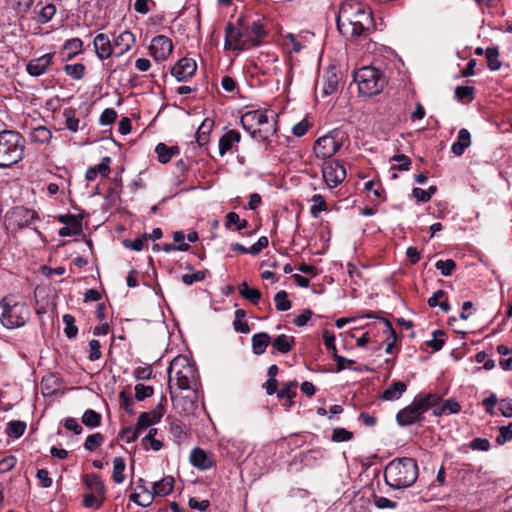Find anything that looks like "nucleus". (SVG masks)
Wrapping results in <instances>:
<instances>
[{
    "mask_svg": "<svg viewBox=\"0 0 512 512\" xmlns=\"http://www.w3.org/2000/svg\"><path fill=\"white\" fill-rule=\"evenodd\" d=\"M103 442L104 436L101 433H94L86 438L84 447L89 451H94L96 448L101 446Z\"/></svg>",
    "mask_w": 512,
    "mask_h": 512,
    "instance_id": "nucleus-47",
    "label": "nucleus"
},
{
    "mask_svg": "<svg viewBox=\"0 0 512 512\" xmlns=\"http://www.w3.org/2000/svg\"><path fill=\"white\" fill-rule=\"evenodd\" d=\"M158 430L156 428H150L148 434L142 439V445L145 449L150 445L154 451H159L163 447L162 441L155 438Z\"/></svg>",
    "mask_w": 512,
    "mask_h": 512,
    "instance_id": "nucleus-31",
    "label": "nucleus"
},
{
    "mask_svg": "<svg viewBox=\"0 0 512 512\" xmlns=\"http://www.w3.org/2000/svg\"><path fill=\"white\" fill-rule=\"evenodd\" d=\"M384 478L393 489L410 487L418 478L417 462L409 457L396 458L385 467Z\"/></svg>",
    "mask_w": 512,
    "mask_h": 512,
    "instance_id": "nucleus-3",
    "label": "nucleus"
},
{
    "mask_svg": "<svg viewBox=\"0 0 512 512\" xmlns=\"http://www.w3.org/2000/svg\"><path fill=\"white\" fill-rule=\"evenodd\" d=\"M407 385L402 381H393L382 393L381 399L395 401L406 391Z\"/></svg>",
    "mask_w": 512,
    "mask_h": 512,
    "instance_id": "nucleus-21",
    "label": "nucleus"
},
{
    "mask_svg": "<svg viewBox=\"0 0 512 512\" xmlns=\"http://www.w3.org/2000/svg\"><path fill=\"white\" fill-rule=\"evenodd\" d=\"M374 504L379 509H394L397 507V502L383 496H375Z\"/></svg>",
    "mask_w": 512,
    "mask_h": 512,
    "instance_id": "nucleus-60",
    "label": "nucleus"
},
{
    "mask_svg": "<svg viewBox=\"0 0 512 512\" xmlns=\"http://www.w3.org/2000/svg\"><path fill=\"white\" fill-rule=\"evenodd\" d=\"M149 50L156 61H164L172 53L173 44L168 37L158 35L152 39Z\"/></svg>",
    "mask_w": 512,
    "mask_h": 512,
    "instance_id": "nucleus-12",
    "label": "nucleus"
},
{
    "mask_svg": "<svg viewBox=\"0 0 512 512\" xmlns=\"http://www.w3.org/2000/svg\"><path fill=\"white\" fill-rule=\"evenodd\" d=\"M473 87L470 86H458L455 89V95L458 99L464 100H472L473 98Z\"/></svg>",
    "mask_w": 512,
    "mask_h": 512,
    "instance_id": "nucleus-61",
    "label": "nucleus"
},
{
    "mask_svg": "<svg viewBox=\"0 0 512 512\" xmlns=\"http://www.w3.org/2000/svg\"><path fill=\"white\" fill-rule=\"evenodd\" d=\"M276 132L275 123L273 120H268L267 124L253 128L251 136L258 141H267Z\"/></svg>",
    "mask_w": 512,
    "mask_h": 512,
    "instance_id": "nucleus-25",
    "label": "nucleus"
},
{
    "mask_svg": "<svg viewBox=\"0 0 512 512\" xmlns=\"http://www.w3.org/2000/svg\"><path fill=\"white\" fill-rule=\"evenodd\" d=\"M197 70V64L194 59L184 57L180 59L171 70V74L182 82L193 76Z\"/></svg>",
    "mask_w": 512,
    "mask_h": 512,
    "instance_id": "nucleus-13",
    "label": "nucleus"
},
{
    "mask_svg": "<svg viewBox=\"0 0 512 512\" xmlns=\"http://www.w3.org/2000/svg\"><path fill=\"white\" fill-rule=\"evenodd\" d=\"M135 36L132 32L125 30L117 35L113 40V47L118 49L117 56L120 57L128 52L135 44Z\"/></svg>",
    "mask_w": 512,
    "mask_h": 512,
    "instance_id": "nucleus-19",
    "label": "nucleus"
},
{
    "mask_svg": "<svg viewBox=\"0 0 512 512\" xmlns=\"http://www.w3.org/2000/svg\"><path fill=\"white\" fill-rule=\"evenodd\" d=\"M101 345L100 342L96 339H92L89 341V360L90 361H96L101 358V351H100Z\"/></svg>",
    "mask_w": 512,
    "mask_h": 512,
    "instance_id": "nucleus-59",
    "label": "nucleus"
},
{
    "mask_svg": "<svg viewBox=\"0 0 512 512\" xmlns=\"http://www.w3.org/2000/svg\"><path fill=\"white\" fill-rule=\"evenodd\" d=\"M125 467H126L125 460L122 457L114 458L112 479L115 483L121 484L124 481Z\"/></svg>",
    "mask_w": 512,
    "mask_h": 512,
    "instance_id": "nucleus-30",
    "label": "nucleus"
},
{
    "mask_svg": "<svg viewBox=\"0 0 512 512\" xmlns=\"http://www.w3.org/2000/svg\"><path fill=\"white\" fill-rule=\"evenodd\" d=\"M485 55L488 61V67L492 71H496L500 69L501 62L498 60L499 52L498 49L495 47L487 48L485 51Z\"/></svg>",
    "mask_w": 512,
    "mask_h": 512,
    "instance_id": "nucleus-40",
    "label": "nucleus"
},
{
    "mask_svg": "<svg viewBox=\"0 0 512 512\" xmlns=\"http://www.w3.org/2000/svg\"><path fill=\"white\" fill-rule=\"evenodd\" d=\"M163 415L164 407L161 403L158 404L156 408L151 411L140 413L136 424L138 426V430L142 431L154 424H157L158 422H160Z\"/></svg>",
    "mask_w": 512,
    "mask_h": 512,
    "instance_id": "nucleus-16",
    "label": "nucleus"
},
{
    "mask_svg": "<svg viewBox=\"0 0 512 512\" xmlns=\"http://www.w3.org/2000/svg\"><path fill=\"white\" fill-rule=\"evenodd\" d=\"M239 293L242 297L256 305L261 300V292L258 289L251 288L246 282L239 286Z\"/></svg>",
    "mask_w": 512,
    "mask_h": 512,
    "instance_id": "nucleus-29",
    "label": "nucleus"
},
{
    "mask_svg": "<svg viewBox=\"0 0 512 512\" xmlns=\"http://www.w3.org/2000/svg\"><path fill=\"white\" fill-rule=\"evenodd\" d=\"M175 480L172 476H167L153 484V497L156 496H167L173 491Z\"/></svg>",
    "mask_w": 512,
    "mask_h": 512,
    "instance_id": "nucleus-24",
    "label": "nucleus"
},
{
    "mask_svg": "<svg viewBox=\"0 0 512 512\" xmlns=\"http://www.w3.org/2000/svg\"><path fill=\"white\" fill-rule=\"evenodd\" d=\"M339 70L332 66L324 70L316 81V93L322 97H327L335 93L338 89L340 80Z\"/></svg>",
    "mask_w": 512,
    "mask_h": 512,
    "instance_id": "nucleus-9",
    "label": "nucleus"
},
{
    "mask_svg": "<svg viewBox=\"0 0 512 512\" xmlns=\"http://www.w3.org/2000/svg\"><path fill=\"white\" fill-rule=\"evenodd\" d=\"M499 410L505 417H512V400L502 399L499 403Z\"/></svg>",
    "mask_w": 512,
    "mask_h": 512,
    "instance_id": "nucleus-64",
    "label": "nucleus"
},
{
    "mask_svg": "<svg viewBox=\"0 0 512 512\" xmlns=\"http://www.w3.org/2000/svg\"><path fill=\"white\" fill-rule=\"evenodd\" d=\"M322 176L329 188L338 186L346 177V170L339 161L325 162L322 167Z\"/></svg>",
    "mask_w": 512,
    "mask_h": 512,
    "instance_id": "nucleus-11",
    "label": "nucleus"
},
{
    "mask_svg": "<svg viewBox=\"0 0 512 512\" xmlns=\"http://www.w3.org/2000/svg\"><path fill=\"white\" fill-rule=\"evenodd\" d=\"M391 160L399 163V165L392 167L394 170L407 171L410 168L411 160L404 154H396Z\"/></svg>",
    "mask_w": 512,
    "mask_h": 512,
    "instance_id": "nucleus-54",
    "label": "nucleus"
},
{
    "mask_svg": "<svg viewBox=\"0 0 512 512\" xmlns=\"http://www.w3.org/2000/svg\"><path fill=\"white\" fill-rule=\"evenodd\" d=\"M195 379V369L185 356L175 357L168 367V388L171 400H175L172 382L176 380L177 388L188 390Z\"/></svg>",
    "mask_w": 512,
    "mask_h": 512,
    "instance_id": "nucleus-5",
    "label": "nucleus"
},
{
    "mask_svg": "<svg viewBox=\"0 0 512 512\" xmlns=\"http://www.w3.org/2000/svg\"><path fill=\"white\" fill-rule=\"evenodd\" d=\"M252 349L256 355H261L266 351L270 343V336L268 333L261 332L252 336Z\"/></svg>",
    "mask_w": 512,
    "mask_h": 512,
    "instance_id": "nucleus-26",
    "label": "nucleus"
},
{
    "mask_svg": "<svg viewBox=\"0 0 512 512\" xmlns=\"http://www.w3.org/2000/svg\"><path fill=\"white\" fill-rule=\"evenodd\" d=\"M26 429V423L22 421H11L8 423L7 434L13 438H19Z\"/></svg>",
    "mask_w": 512,
    "mask_h": 512,
    "instance_id": "nucleus-44",
    "label": "nucleus"
},
{
    "mask_svg": "<svg viewBox=\"0 0 512 512\" xmlns=\"http://www.w3.org/2000/svg\"><path fill=\"white\" fill-rule=\"evenodd\" d=\"M265 36V30L258 21L251 24L238 20L237 25L229 22L225 27V49L246 50L257 46Z\"/></svg>",
    "mask_w": 512,
    "mask_h": 512,
    "instance_id": "nucleus-2",
    "label": "nucleus"
},
{
    "mask_svg": "<svg viewBox=\"0 0 512 512\" xmlns=\"http://www.w3.org/2000/svg\"><path fill=\"white\" fill-rule=\"evenodd\" d=\"M312 202L313 204L310 207V212L314 217H317L320 212L327 209L325 200L319 194L313 195Z\"/></svg>",
    "mask_w": 512,
    "mask_h": 512,
    "instance_id": "nucleus-48",
    "label": "nucleus"
},
{
    "mask_svg": "<svg viewBox=\"0 0 512 512\" xmlns=\"http://www.w3.org/2000/svg\"><path fill=\"white\" fill-rule=\"evenodd\" d=\"M274 302L276 310L284 312L291 308V302L288 300V294L286 291H278L274 296Z\"/></svg>",
    "mask_w": 512,
    "mask_h": 512,
    "instance_id": "nucleus-37",
    "label": "nucleus"
},
{
    "mask_svg": "<svg viewBox=\"0 0 512 512\" xmlns=\"http://www.w3.org/2000/svg\"><path fill=\"white\" fill-rule=\"evenodd\" d=\"M30 309L26 302L14 297H4L0 302V322L6 328H19L29 320Z\"/></svg>",
    "mask_w": 512,
    "mask_h": 512,
    "instance_id": "nucleus-4",
    "label": "nucleus"
},
{
    "mask_svg": "<svg viewBox=\"0 0 512 512\" xmlns=\"http://www.w3.org/2000/svg\"><path fill=\"white\" fill-rule=\"evenodd\" d=\"M235 224L237 231H242L248 226V222L245 219H240L239 215L235 212H229L226 215V228H230L231 225Z\"/></svg>",
    "mask_w": 512,
    "mask_h": 512,
    "instance_id": "nucleus-41",
    "label": "nucleus"
},
{
    "mask_svg": "<svg viewBox=\"0 0 512 512\" xmlns=\"http://www.w3.org/2000/svg\"><path fill=\"white\" fill-rule=\"evenodd\" d=\"M134 376L137 380H148L152 376V368L150 366L137 367L134 370Z\"/></svg>",
    "mask_w": 512,
    "mask_h": 512,
    "instance_id": "nucleus-63",
    "label": "nucleus"
},
{
    "mask_svg": "<svg viewBox=\"0 0 512 512\" xmlns=\"http://www.w3.org/2000/svg\"><path fill=\"white\" fill-rule=\"evenodd\" d=\"M140 432L141 430H138V426L136 425L135 428L128 427L122 430L119 437L122 441L126 443H132L135 440H137V438L140 435Z\"/></svg>",
    "mask_w": 512,
    "mask_h": 512,
    "instance_id": "nucleus-51",
    "label": "nucleus"
},
{
    "mask_svg": "<svg viewBox=\"0 0 512 512\" xmlns=\"http://www.w3.org/2000/svg\"><path fill=\"white\" fill-rule=\"evenodd\" d=\"M241 139V135L236 130H230L226 132L219 140V153L224 155L226 152L232 149L235 143H238Z\"/></svg>",
    "mask_w": 512,
    "mask_h": 512,
    "instance_id": "nucleus-23",
    "label": "nucleus"
},
{
    "mask_svg": "<svg viewBox=\"0 0 512 512\" xmlns=\"http://www.w3.org/2000/svg\"><path fill=\"white\" fill-rule=\"evenodd\" d=\"M63 323L65 324L64 333L67 338H75L78 334V328L75 326V318L71 314H65L62 317Z\"/></svg>",
    "mask_w": 512,
    "mask_h": 512,
    "instance_id": "nucleus-38",
    "label": "nucleus"
},
{
    "mask_svg": "<svg viewBox=\"0 0 512 512\" xmlns=\"http://www.w3.org/2000/svg\"><path fill=\"white\" fill-rule=\"evenodd\" d=\"M340 147L341 143L336 139V133L329 132L315 141L313 151L317 158L325 160L334 156Z\"/></svg>",
    "mask_w": 512,
    "mask_h": 512,
    "instance_id": "nucleus-10",
    "label": "nucleus"
},
{
    "mask_svg": "<svg viewBox=\"0 0 512 512\" xmlns=\"http://www.w3.org/2000/svg\"><path fill=\"white\" fill-rule=\"evenodd\" d=\"M445 332L443 330H435L433 332V339L428 340L426 344L432 348L434 351H439L442 349L445 343Z\"/></svg>",
    "mask_w": 512,
    "mask_h": 512,
    "instance_id": "nucleus-45",
    "label": "nucleus"
},
{
    "mask_svg": "<svg viewBox=\"0 0 512 512\" xmlns=\"http://www.w3.org/2000/svg\"><path fill=\"white\" fill-rule=\"evenodd\" d=\"M360 94L372 96L380 93L386 83L382 72L372 66H364L354 74Z\"/></svg>",
    "mask_w": 512,
    "mask_h": 512,
    "instance_id": "nucleus-8",
    "label": "nucleus"
},
{
    "mask_svg": "<svg viewBox=\"0 0 512 512\" xmlns=\"http://www.w3.org/2000/svg\"><path fill=\"white\" fill-rule=\"evenodd\" d=\"M31 141L38 144H48L52 138V132L45 126H37L30 133Z\"/></svg>",
    "mask_w": 512,
    "mask_h": 512,
    "instance_id": "nucleus-27",
    "label": "nucleus"
},
{
    "mask_svg": "<svg viewBox=\"0 0 512 512\" xmlns=\"http://www.w3.org/2000/svg\"><path fill=\"white\" fill-rule=\"evenodd\" d=\"M268 246V238L265 236H262L258 239L256 243H254L249 248V254L251 255H257L259 254L264 248Z\"/></svg>",
    "mask_w": 512,
    "mask_h": 512,
    "instance_id": "nucleus-62",
    "label": "nucleus"
},
{
    "mask_svg": "<svg viewBox=\"0 0 512 512\" xmlns=\"http://www.w3.org/2000/svg\"><path fill=\"white\" fill-rule=\"evenodd\" d=\"M119 399L121 407L129 414H134V400L125 391L120 392Z\"/></svg>",
    "mask_w": 512,
    "mask_h": 512,
    "instance_id": "nucleus-52",
    "label": "nucleus"
},
{
    "mask_svg": "<svg viewBox=\"0 0 512 512\" xmlns=\"http://www.w3.org/2000/svg\"><path fill=\"white\" fill-rule=\"evenodd\" d=\"M323 342L326 349L333 353V356L337 354V348L335 345V335L333 332L329 330H324L323 332Z\"/></svg>",
    "mask_w": 512,
    "mask_h": 512,
    "instance_id": "nucleus-55",
    "label": "nucleus"
},
{
    "mask_svg": "<svg viewBox=\"0 0 512 512\" xmlns=\"http://www.w3.org/2000/svg\"><path fill=\"white\" fill-rule=\"evenodd\" d=\"M23 151L24 141L18 132L11 130L0 132V168L18 163L23 157Z\"/></svg>",
    "mask_w": 512,
    "mask_h": 512,
    "instance_id": "nucleus-6",
    "label": "nucleus"
},
{
    "mask_svg": "<svg viewBox=\"0 0 512 512\" xmlns=\"http://www.w3.org/2000/svg\"><path fill=\"white\" fill-rule=\"evenodd\" d=\"M64 71L73 79L80 80L84 76L85 66L82 63L67 64L64 67Z\"/></svg>",
    "mask_w": 512,
    "mask_h": 512,
    "instance_id": "nucleus-43",
    "label": "nucleus"
},
{
    "mask_svg": "<svg viewBox=\"0 0 512 512\" xmlns=\"http://www.w3.org/2000/svg\"><path fill=\"white\" fill-rule=\"evenodd\" d=\"M190 463L198 470L204 471L214 466V460L209 452L196 447L190 452Z\"/></svg>",
    "mask_w": 512,
    "mask_h": 512,
    "instance_id": "nucleus-15",
    "label": "nucleus"
},
{
    "mask_svg": "<svg viewBox=\"0 0 512 512\" xmlns=\"http://www.w3.org/2000/svg\"><path fill=\"white\" fill-rule=\"evenodd\" d=\"M86 486L92 490L93 492L103 495L104 494V485L97 474L87 475L85 477Z\"/></svg>",
    "mask_w": 512,
    "mask_h": 512,
    "instance_id": "nucleus-35",
    "label": "nucleus"
},
{
    "mask_svg": "<svg viewBox=\"0 0 512 512\" xmlns=\"http://www.w3.org/2000/svg\"><path fill=\"white\" fill-rule=\"evenodd\" d=\"M82 423L89 428L98 427L101 424V415L95 410L88 409L82 416Z\"/></svg>",
    "mask_w": 512,
    "mask_h": 512,
    "instance_id": "nucleus-34",
    "label": "nucleus"
},
{
    "mask_svg": "<svg viewBox=\"0 0 512 512\" xmlns=\"http://www.w3.org/2000/svg\"><path fill=\"white\" fill-rule=\"evenodd\" d=\"M437 397L433 393L417 395L412 403L401 409L396 415L400 426H409L422 421L423 414L435 404Z\"/></svg>",
    "mask_w": 512,
    "mask_h": 512,
    "instance_id": "nucleus-7",
    "label": "nucleus"
},
{
    "mask_svg": "<svg viewBox=\"0 0 512 512\" xmlns=\"http://www.w3.org/2000/svg\"><path fill=\"white\" fill-rule=\"evenodd\" d=\"M205 272L202 271V270H199V271H196L194 273H191V274H184L182 275V282L185 284V285H192L193 283L195 282H199V281H202L205 279Z\"/></svg>",
    "mask_w": 512,
    "mask_h": 512,
    "instance_id": "nucleus-58",
    "label": "nucleus"
},
{
    "mask_svg": "<svg viewBox=\"0 0 512 512\" xmlns=\"http://www.w3.org/2000/svg\"><path fill=\"white\" fill-rule=\"evenodd\" d=\"M83 42L80 38H72L65 42L64 49L68 51V59L81 52Z\"/></svg>",
    "mask_w": 512,
    "mask_h": 512,
    "instance_id": "nucleus-42",
    "label": "nucleus"
},
{
    "mask_svg": "<svg viewBox=\"0 0 512 512\" xmlns=\"http://www.w3.org/2000/svg\"><path fill=\"white\" fill-rule=\"evenodd\" d=\"M268 120L267 112L255 110L245 113L241 118V123L245 129L251 132L253 128L267 124Z\"/></svg>",
    "mask_w": 512,
    "mask_h": 512,
    "instance_id": "nucleus-17",
    "label": "nucleus"
},
{
    "mask_svg": "<svg viewBox=\"0 0 512 512\" xmlns=\"http://www.w3.org/2000/svg\"><path fill=\"white\" fill-rule=\"evenodd\" d=\"M352 432L346 430L345 428H335L332 433V440L334 442H344L352 439Z\"/></svg>",
    "mask_w": 512,
    "mask_h": 512,
    "instance_id": "nucleus-57",
    "label": "nucleus"
},
{
    "mask_svg": "<svg viewBox=\"0 0 512 512\" xmlns=\"http://www.w3.org/2000/svg\"><path fill=\"white\" fill-rule=\"evenodd\" d=\"M337 27L351 41L365 38L374 29L372 12L358 0H345L339 9Z\"/></svg>",
    "mask_w": 512,
    "mask_h": 512,
    "instance_id": "nucleus-1",
    "label": "nucleus"
},
{
    "mask_svg": "<svg viewBox=\"0 0 512 512\" xmlns=\"http://www.w3.org/2000/svg\"><path fill=\"white\" fill-rule=\"evenodd\" d=\"M95 53L100 60L108 59L113 52V44L106 34L99 33L93 41Z\"/></svg>",
    "mask_w": 512,
    "mask_h": 512,
    "instance_id": "nucleus-18",
    "label": "nucleus"
},
{
    "mask_svg": "<svg viewBox=\"0 0 512 512\" xmlns=\"http://www.w3.org/2000/svg\"><path fill=\"white\" fill-rule=\"evenodd\" d=\"M381 322L385 325V332L389 333V336L387 338V346H386V353H392L393 346L396 342L397 335L395 330L392 327V324L389 320L385 318H380Z\"/></svg>",
    "mask_w": 512,
    "mask_h": 512,
    "instance_id": "nucleus-39",
    "label": "nucleus"
},
{
    "mask_svg": "<svg viewBox=\"0 0 512 512\" xmlns=\"http://www.w3.org/2000/svg\"><path fill=\"white\" fill-rule=\"evenodd\" d=\"M294 342V337L280 334L273 340L272 345L278 352L286 354L291 351Z\"/></svg>",
    "mask_w": 512,
    "mask_h": 512,
    "instance_id": "nucleus-28",
    "label": "nucleus"
},
{
    "mask_svg": "<svg viewBox=\"0 0 512 512\" xmlns=\"http://www.w3.org/2000/svg\"><path fill=\"white\" fill-rule=\"evenodd\" d=\"M53 57L54 53H46L40 57L31 59L26 66L27 73L33 77L43 75L50 67Z\"/></svg>",
    "mask_w": 512,
    "mask_h": 512,
    "instance_id": "nucleus-14",
    "label": "nucleus"
},
{
    "mask_svg": "<svg viewBox=\"0 0 512 512\" xmlns=\"http://www.w3.org/2000/svg\"><path fill=\"white\" fill-rule=\"evenodd\" d=\"M56 13V7L53 4H47L41 8L37 21L41 24L49 22Z\"/></svg>",
    "mask_w": 512,
    "mask_h": 512,
    "instance_id": "nucleus-46",
    "label": "nucleus"
},
{
    "mask_svg": "<svg viewBox=\"0 0 512 512\" xmlns=\"http://www.w3.org/2000/svg\"><path fill=\"white\" fill-rule=\"evenodd\" d=\"M65 118V126L71 132H77L79 129V118L76 117V111L72 108H67L63 112Z\"/></svg>",
    "mask_w": 512,
    "mask_h": 512,
    "instance_id": "nucleus-33",
    "label": "nucleus"
},
{
    "mask_svg": "<svg viewBox=\"0 0 512 512\" xmlns=\"http://www.w3.org/2000/svg\"><path fill=\"white\" fill-rule=\"evenodd\" d=\"M155 152L158 155V160L161 163H167L171 160L174 153L178 152L177 147H168L163 143H159L156 148Z\"/></svg>",
    "mask_w": 512,
    "mask_h": 512,
    "instance_id": "nucleus-32",
    "label": "nucleus"
},
{
    "mask_svg": "<svg viewBox=\"0 0 512 512\" xmlns=\"http://www.w3.org/2000/svg\"><path fill=\"white\" fill-rule=\"evenodd\" d=\"M471 145V135L470 132L462 128L458 132L457 141L454 142L451 146V151L455 156H461L465 149Z\"/></svg>",
    "mask_w": 512,
    "mask_h": 512,
    "instance_id": "nucleus-20",
    "label": "nucleus"
},
{
    "mask_svg": "<svg viewBox=\"0 0 512 512\" xmlns=\"http://www.w3.org/2000/svg\"><path fill=\"white\" fill-rule=\"evenodd\" d=\"M437 270L441 272L443 276H450L456 267L455 262L452 259L438 260L435 264Z\"/></svg>",
    "mask_w": 512,
    "mask_h": 512,
    "instance_id": "nucleus-50",
    "label": "nucleus"
},
{
    "mask_svg": "<svg viewBox=\"0 0 512 512\" xmlns=\"http://www.w3.org/2000/svg\"><path fill=\"white\" fill-rule=\"evenodd\" d=\"M298 386L297 381H289L284 383L282 388L277 392L279 399H290L296 396V388Z\"/></svg>",
    "mask_w": 512,
    "mask_h": 512,
    "instance_id": "nucleus-36",
    "label": "nucleus"
},
{
    "mask_svg": "<svg viewBox=\"0 0 512 512\" xmlns=\"http://www.w3.org/2000/svg\"><path fill=\"white\" fill-rule=\"evenodd\" d=\"M135 398L138 401H143L148 397H151L154 393V389L152 386L137 384L135 385Z\"/></svg>",
    "mask_w": 512,
    "mask_h": 512,
    "instance_id": "nucleus-49",
    "label": "nucleus"
},
{
    "mask_svg": "<svg viewBox=\"0 0 512 512\" xmlns=\"http://www.w3.org/2000/svg\"><path fill=\"white\" fill-rule=\"evenodd\" d=\"M117 118V112L112 108H106L100 115L99 122L103 126L111 125Z\"/></svg>",
    "mask_w": 512,
    "mask_h": 512,
    "instance_id": "nucleus-56",
    "label": "nucleus"
},
{
    "mask_svg": "<svg viewBox=\"0 0 512 512\" xmlns=\"http://www.w3.org/2000/svg\"><path fill=\"white\" fill-rule=\"evenodd\" d=\"M110 158L104 157L101 162L95 166L90 167L85 174L88 181H94L98 175L101 177H107L110 173Z\"/></svg>",
    "mask_w": 512,
    "mask_h": 512,
    "instance_id": "nucleus-22",
    "label": "nucleus"
},
{
    "mask_svg": "<svg viewBox=\"0 0 512 512\" xmlns=\"http://www.w3.org/2000/svg\"><path fill=\"white\" fill-rule=\"evenodd\" d=\"M512 440V422L499 428V435L496 438L498 444L503 445Z\"/></svg>",
    "mask_w": 512,
    "mask_h": 512,
    "instance_id": "nucleus-53",
    "label": "nucleus"
}]
</instances>
